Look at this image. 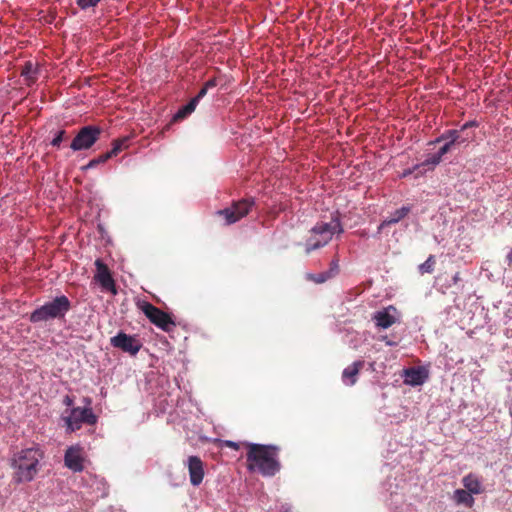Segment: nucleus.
Masks as SVG:
<instances>
[{
	"label": "nucleus",
	"mask_w": 512,
	"mask_h": 512,
	"mask_svg": "<svg viewBox=\"0 0 512 512\" xmlns=\"http://www.w3.org/2000/svg\"><path fill=\"white\" fill-rule=\"evenodd\" d=\"M247 447V468L258 471L263 476H274L279 472L281 465L278 460L279 448L273 445H263L244 442Z\"/></svg>",
	"instance_id": "nucleus-1"
},
{
	"label": "nucleus",
	"mask_w": 512,
	"mask_h": 512,
	"mask_svg": "<svg viewBox=\"0 0 512 512\" xmlns=\"http://www.w3.org/2000/svg\"><path fill=\"white\" fill-rule=\"evenodd\" d=\"M43 452L36 447L22 449L14 454L11 466L14 469L13 479L16 483L31 482L39 471V462Z\"/></svg>",
	"instance_id": "nucleus-2"
},
{
	"label": "nucleus",
	"mask_w": 512,
	"mask_h": 512,
	"mask_svg": "<svg viewBox=\"0 0 512 512\" xmlns=\"http://www.w3.org/2000/svg\"><path fill=\"white\" fill-rule=\"evenodd\" d=\"M343 226L338 217H333L330 222H319L310 231L305 242L306 254L326 246L334 234H342Z\"/></svg>",
	"instance_id": "nucleus-3"
},
{
	"label": "nucleus",
	"mask_w": 512,
	"mask_h": 512,
	"mask_svg": "<svg viewBox=\"0 0 512 512\" xmlns=\"http://www.w3.org/2000/svg\"><path fill=\"white\" fill-rule=\"evenodd\" d=\"M71 309V302L67 296L61 295L45 303L30 314L32 323L46 322L52 319H62Z\"/></svg>",
	"instance_id": "nucleus-4"
},
{
	"label": "nucleus",
	"mask_w": 512,
	"mask_h": 512,
	"mask_svg": "<svg viewBox=\"0 0 512 512\" xmlns=\"http://www.w3.org/2000/svg\"><path fill=\"white\" fill-rule=\"evenodd\" d=\"M138 306L149 321L163 331L170 332L176 326V323L170 314L164 312L153 304L144 301Z\"/></svg>",
	"instance_id": "nucleus-5"
},
{
	"label": "nucleus",
	"mask_w": 512,
	"mask_h": 512,
	"mask_svg": "<svg viewBox=\"0 0 512 512\" xmlns=\"http://www.w3.org/2000/svg\"><path fill=\"white\" fill-rule=\"evenodd\" d=\"M253 206V199H242L234 201L225 209L218 210L216 214L224 219L226 225H231L248 215Z\"/></svg>",
	"instance_id": "nucleus-6"
},
{
	"label": "nucleus",
	"mask_w": 512,
	"mask_h": 512,
	"mask_svg": "<svg viewBox=\"0 0 512 512\" xmlns=\"http://www.w3.org/2000/svg\"><path fill=\"white\" fill-rule=\"evenodd\" d=\"M102 129L98 126L88 125L82 127L70 144L73 151L87 150L100 138Z\"/></svg>",
	"instance_id": "nucleus-7"
},
{
	"label": "nucleus",
	"mask_w": 512,
	"mask_h": 512,
	"mask_svg": "<svg viewBox=\"0 0 512 512\" xmlns=\"http://www.w3.org/2000/svg\"><path fill=\"white\" fill-rule=\"evenodd\" d=\"M67 429L71 432L79 430L83 423L93 425L97 421V417L91 408L76 407L71 409L68 416L64 418Z\"/></svg>",
	"instance_id": "nucleus-8"
},
{
	"label": "nucleus",
	"mask_w": 512,
	"mask_h": 512,
	"mask_svg": "<svg viewBox=\"0 0 512 512\" xmlns=\"http://www.w3.org/2000/svg\"><path fill=\"white\" fill-rule=\"evenodd\" d=\"M110 343L113 347L121 349L123 352L133 356L136 355L142 347L141 342L135 336L128 335L124 332H119L116 336L112 337Z\"/></svg>",
	"instance_id": "nucleus-9"
},
{
	"label": "nucleus",
	"mask_w": 512,
	"mask_h": 512,
	"mask_svg": "<svg viewBox=\"0 0 512 512\" xmlns=\"http://www.w3.org/2000/svg\"><path fill=\"white\" fill-rule=\"evenodd\" d=\"M64 463L67 468L73 472H81L84 470L83 448L80 445L70 446L64 455Z\"/></svg>",
	"instance_id": "nucleus-10"
},
{
	"label": "nucleus",
	"mask_w": 512,
	"mask_h": 512,
	"mask_svg": "<svg viewBox=\"0 0 512 512\" xmlns=\"http://www.w3.org/2000/svg\"><path fill=\"white\" fill-rule=\"evenodd\" d=\"M191 485L199 486L205 476L204 463L198 456H189L186 461Z\"/></svg>",
	"instance_id": "nucleus-11"
},
{
	"label": "nucleus",
	"mask_w": 512,
	"mask_h": 512,
	"mask_svg": "<svg viewBox=\"0 0 512 512\" xmlns=\"http://www.w3.org/2000/svg\"><path fill=\"white\" fill-rule=\"evenodd\" d=\"M95 266L97 268V274L95 276V279L100 283L103 289L110 291L113 295H116L117 288L115 285V281L107 265L104 264L102 260L97 259L95 261Z\"/></svg>",
	"instance_id": "nucleus-12"
},
{
	"label": "nucleus",
	"mask_w": 512,
	"mask_h": 512,
	"mask_svg": "<svg viewBox=\"0 0 512 512\" xmlns=\"http://www.w3.org/2000/svg\"><path fill=\"white\" fill-rule=\"evenodd\" d=\"M390 311L396 312V308L394 306H388L384 310L378 311L374 314L373 320L375 321L376 326L387 329L396 322L395 316L390 314Z\"/></svg>",
	"instance_id": "nucleus-13"
},
{
	"label": "nucleus",
	"mask_w": 512,
	"mask_h": 512,
	"mask_svg": "<svg viewBox=\"0 0 512 512\" xmlns=\"http://www.w3.org/2000/svg\"><path fill=\"white\" fill-rule=\"evenodd\" d=\"M365 362L358 360L347 366L342 372V380L346 385H354L357 382V376L363 369Z\"/></svg>",
	"instance_id": "nucleus-14"
},
{
	"label": "nucleus",
	"mask_w": 512,
	"mask_h": 512,
	"mask_svg": "<svg viewBox=\"0 0 512 512\" xmlns=\"http://www.w3.org/2000/svg\"><path fill=\"white\" fill-rule=\"evenodd\" d=\"M427 377V372L423 368H409L404 372V382L412 386L422 385Z\"/></svg>",
	"instance_id": "nucleus-15"
},
{
	"label": "nucleus",
	"mask_w": 512,
	"mask_h": 512,
	"mask_svg": "<svg viewBox=\"0 0 512 512\" xmlns=\"http://www.w3.org/2000/svg\"><path fill=\"white\" fill-rule=\"evenodd\" d=\"M462 484L465 488L464 490H466L467 492H469L472 495L473 494L478 495L484 491L480 480L478 479V477L476 475H474L472 473H469L468 475L463 477Z\"/></svg>",
	"instance_id": "nucleus-16"
},
{
	"label": "nucleus",
	"mask_w": 512,
	"mask_h": 512,
	"mask_svg": "<svg viewBox=\"0 0 512 512\" xmlns=\"http://www.w3.org/2000/svg\"><path fill=\"white\" fill-rule=\"evenodd\" d=\"M453 500L458 505H464L467 508H472L475 500L469 492L464 489H456L453 493Z\"/></svg>",
	"instance_id": "nucleus-17"
},
{
	"label": "nucleus",
	"mask_w": 512,
	"mask_h": 512,
	"mask_svg": "<svg viewBox=\"0 0 512 512\" xmlns=\"http://www.w3.org/2000/svg\"><path fill=\"white\" fill-rule=\"evenodd\" d=\"M409 212H410V207H407V206H403L400 209H397L395 212H393L388 218H386L381 223V225L379 226V230H381L385 226H390V225L398 223L400 220H402L404 217H406Z\"/></svg>",
	"instance_id": "nucleus-18"
},
{
	"label": "nucleus",
	"mask_w": 512,
	"mask_h": 512,
	"mask_svg": "<svg viewBox=\"0 0 512 512\" xmlns=\"http://www.w3.org/2000/svg\"><path fill=\"white\" fill-rule=\"evenodd\" d=\"M442 141L450 142V144L463 143L466 141L465 138L461 137L460 130H448L443 133L441 136L436 138L434 141L430 142V144L439 143Z\"/></svg>",
	"instance_id": "nucleus-19"
},
{
	"label": "nucleus",
	"mask_w": 512,
	"mask_h": 512,
	"mask_svg": "<svg viewBox=\"0 0 512 512\" xmlns=\"http://www.w3.org/2000/svg\"><path fill=\"white\" fill-rule=\"evenodd\" d=\"M37 74L38 69L34 67L31 61H27L21 70V76L24 77L27 85H31L36 82Z\"/></svg>",
	"instance_id": "nucleus-20"
},
{
	"label": "nucleus",
	"mask_w": 512,
	"mask_h": 512,
	"mask_svg": "<svg viewBox=\"0 0 512 512\" xmlns=\"http://www.w3.org/2000/svg\"><path fill=\"white\" fill-rule=\"evenodd\" d=\"M441 159L442 158L437 153L430 155L421 164L415 165L414 170H420L421 168H423L424 171L432 170L441 162Z\"/></svg>",
	"instance_id": "nucleus-21"
},
{
	"label": "nucleus",
	"mask_w": 512,
	"mask_h": 512,
	"mask_svg": "<svg viewBox=\"0 0 512 512\" xmlns=\"http://www.w3.org/2000/svg\"><path fill=\"white\" fill-rule=\"evenodd\" d=\"M197 106V99H191L188 104L183 106L178 112L174 115V121H179L190 115Z\"/></svg>",
	"instance_id": "nucleus-22"
},
{
	"label": "nucleus",
	"mask_w": 512,
	"mask_h": 512,
	"mask_svg": "<svg viewBox=\"0 0 512 512\" xmlns=\"http://www.w3.org/2000/svg\"><path fill=\"white\" fill-rule=\"evenodd\" d=\"M127 138L117 139L113 141L112 149L108 152H106L107 155H109V158L111 159L114 156H117L119 152H121L124 147H126Z\"/></svg>",
	"instance_id": "nucleus-23"
},
{
	"label": "nucleus",
	"mask_w": 512,
	"mask_h": 512,
	"mask_svg": "<svg viewBox=\"0 0 512 512\" xmlns=\"http://www.w3.org/2000/svg\"><path fill=\"white\" fill-rule=\"evenodd\" d=\"M436 261L434 255H430L427 260L419 265V272L423 275L425 273H432L434 271Z\"/></svg>",
	"instance_id": "nucleus-24"
},
{
	"label": "nucleus",
	"mask_w": 512,
	"mask_h": 512,
	"mask_svg": "<svg viewBox=\"0 0 512 512\" xmlns=\"http://www.w3.org/2000/svg\"><path fill=\"white\" fill-rule=\"evenodd\" d=\"M332 277H334V273H332V272H321L318 274H309L308 275V279L312 280L313 282H315L317 284L324 283Z\"/></svg>",
	"instance_id": "nucleus-25"
},
{
	"label": "nucleus",
	"mask_w": 512,
	"mask_h": 512,
	"mask_svg": "<svg viewBox=\"0 0 512 512\" xmlns=\"http://www.w3.org/2000/svg\"><path fill=\"white\" fill-rule=\"evenodd\" d=\"M109 155H107L106 153L104 154H101L100 156H98L97 158H94L92 159L85 167L84 169H88V168H93L95 167L96 165L98 164H101V163H104L106 162L107 160H109Z\"/></svg>",
	"instance_id": "nucleus-26"
},
{
	"label": "nucleus",
	"mask_w": 512,
	"mask_h": 512,
	"mask_svg": "<svg viewBox=\"0 0 512 512\" xmlns=\"http://www.w3.org/2000/svg\"><path fill=\"white\" fill-rule=\"evenodd\" d=\"M100 1L101 0H76V3L82 10H86L95 7Z\"/></svg>",
	"instance_id": "nucleus-27"
},
{
	"label": "nucleus",
	"mask_w": 512,
	"mask_h": 512,
	"mask_svg": "<svg viewBox=\"0 0 512 512\" xmlns=\"http://www.w3.org/2000/svg\"><path fill=\"white\" fill-rule=\"evenodd\" d=\"M66 138V131L60 130L57 132L56 136L51 142V145L54 147H59L61 142Z\"/></svg>",
	"instance_id": "nucleus-28"
},
{
	"label": "nucleus",
	"mask_w": 512,
	"mask_h": 512,
	"mask_svg": "<svg viewBox=\"0 0 512 512\" xmlns=\"http://www.w3.org/2000/svg\"><path fill=\"white\" fill-rule=\"evenodd\" d=\"M241 445H244V443H237V442L225 440V441H222L221 447H229V448L238 450V449H240Z\"/></svg>",
	"instance_id": "nucleus-29"
},
{
	"label": "nucleus",
	"mask_w": 512,
	"mask_h": 512,
	"mask_svg": "<svg viewBox=\"0 0 512 512\" xmlns=\"http://www.w3.org/2000/svg\"><path fill=\"white\" fill-rule=\"evenodd\" d=\"M453 145H454V144H450V142H449V141H448V142H446V143H445V144H444V145L439 149V151H438V153H437V154L442 158V156H443V155L447 154V153L451 150V148H452V146H453Z\"/></svg>",
	"instance_id": "nucleus-30"
},
{
	"label": "nucleus",
	"mask_w": 512,
	"mask_h": 512,
	"mask_svg": "<svg viewBox=\"0 0 512 512\" xmlns=\"http://www.w3.org/2000/svg\"><path fill=\"white\" fill-rule=\"evenodd\" d=\"M338 270H339L338 260H333L330 264V269L327 272H332V273H334V276H335L338 273Z\"/></svg>",
	"instance_id": "nucleus-31"
},
{
	"label": "nucleus",
	"mask_w": 512,
	"mask_h": 512,
	"mask_svg": "<svg viewBox=\"0 0 512 512\" xmlns=\"http://www.w3.org/2000/svg\"><path fill=\"white\" fill-rule=\"evenodd\" d=\"M208 89L203 85V87L199 90L198 94L193 98L197 99V103L200 99H202L207 94Z\"/></svg>",
	"instance_id": "nucleus-32"
},
{
	"label": "nucleus",
	"mask_w": 512,
	"mask_h": 512,
	"mask_svg": "<svg viewBox=\"0 0 512 512\" xmlns=\"http://www.w3.org/2000/svg\"><path fill=\"white\" fill-rule=\"evenodd\" d=\"M475 126H477V123H476L475 121H469V122H466L465 124H463V125L461 126L460 131H461V132H463V131H465L466 129L471 128V127H475Z\"/></svg>",
	"instance_id": "nucleus-33"
},
{
	"label": "nucleus",
	"mask_w": 512,
	"mask_h": 512,
	"mask_svg": "<svg viewBox=\"0 0 512 512\" xmlns=\"http://www.w3.org/2000/svg\"><path fill=\"white\" fill-rule=\"evenodd\" d=\"M217 85V81L215 78H212V79H209L205 84L204 86L209 90L211 88H214L216 87Z\"/></svg>",
	"instance_id": "nucleus-34"
},
{
	"label": "nucleus",
	"mask_w": 512,
	"mask_h": 512,
	"mask_svg": "<svg viewBox=\"0 0 512 512\" xmlns=\"http://www.w3.org/2000/svg\"><path fill=\"white\" fill-rule=\"evenodd\" d=\"M506 262H507L509 267H512V249L510 250V252L506 256Z\"/></svg>",
	"instance_id": "nucleus-35"
},
{
	"label": "nucleus",
	"mask_w": 512,
	"mask_h": 512,
	"mask_svg": "<svg viewBox=\"0 0 512 512\" xmlns=\"http://www.w3.org/2000/svg\"><path fill=\"white\" fill-rule=\"evenodd\" d=\"M414 172H419L420 174H422V173H423V171H420V170H414V167H413L412 169H409V170L404 171L403 176L405 177V176H407V175H409V174H412V173H414Z\"/></svg>",
	"instance_id": "nucleus-36"
},
{
	"label": "nucleus",
	"mask_w": 512,
	"mask_h": 512,
	"mask_svg": "<svg viewBox=\"0 0 512 512\" xmlns=\"http://www.w3.org/2000/svg\"><path fill=\"white\" fill-rule=\"evenodd\" d=\"M452 280H453V283H454V284H457L459 281H461L460 273H459V272H457V273L453 276Z\"/></svg>",
	"instance_id": "nucleus-37"
},
{
	"label": "nucleus",
	"mask_w": 512,
	"mask_h": 512,
	"mask_svg": "<svg viewBox=\"0 0 512 512\" xmlns=\"http://www.w3.org/2000/svg\"><path fill=\"white\" fill-rule=\"evenodd\" d=\"M65 403H66L68 406H70V405L72 404V400L67 396V397L65 398Z\"/></svg>",
	"instance_id": "nucleus-38"
},
{
	"label": "nucleus",
	"mask_w": 512,
	"mask_h": 512,
	"mask_svg": "<svg viewBox=\"0 0 512 512\" xmlns=\"http://www.w3.org/2000/svg\"><path fill=\"white\" fill-rule=\"evenodd\" d=\"M285 512H289V510H286Z\"/></svg>",
	"instance_id": "nucleus-39"
}]
</instances>
